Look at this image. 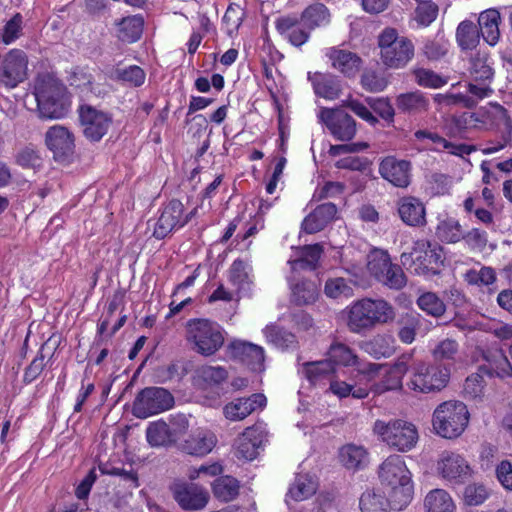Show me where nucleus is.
Wrapping results in <instances>:
<instances>
[{
    "label": "nucleus",
    "mask_w": 512,
    "mask_h": 512,
    "mask_svg": "<svg viewBox=\"0 0 512 512\" xmlns=\"http://www.w3.org/2000/svg\"><path fill=\"white\" fill-rule=\"evenodd\" d=\"M500 13L496 9H487L480 13L478 25L483 39L491 46L497 44L500 38Z\"/></svg>",
    "instance_id": "nucleus-31"
},
{
    "label": "nucleus",
    "mask_w": 512,
    "mask_h": 512,
    "mask_svg": "<svg viewBox=\"0 0 512 512\" xmlns=\"http://www.w3.org/2000/svg\"><path fill=\"white\" fill-rule=\"evenodd\" d=\"M416 303L423 312L435 318H440L446 312L445 303L433 292L421 294Z\"/></svg>",
    "instance_id": "nucleus-45"
},
{
    "label": "nucleus",
    "mask_w": 512,
    "mask_h": 512,
    "mask_svg": "<svg viewBox=\"0 0 512 512\" xmlns=\"http://www.w3.org/2000/svg\"><path fill=\"white\" fill-rule=\"evenodd\" d=\"M366 458V451L361 446L353 444L346 445L340 450V459L348 469L359 468Z\"/></svg>",
    "instance_id": "nucleus-53"
},
{
    "label": "nucleus",
    "mask_w": 512,
    "mask_h": 512,
    "mask_svg": "<svg viewBox=\"0 0 512 512\" xmlns=\"http://www.w3.org/2000/svg\"><path fill=\"white\" fill-rule=\"evenodd\" d=\"M464 279L470 285L489 286L496 281V272L491 267L483 266L480 270H468Z\"/></svg>",
    "instance_id": "nucleus-56"
},
{
    "label": "nucleus",
    "mask_w": 512,
    "mask_h": 512,
    "mask_svg": "<svg viewBox=\"0 0 512 512\" xmlns=\"http://www.w3.org/2000/svg\"><path fill=\"white\" fill-rule=\"evenodd\" d=\"M65 86L54 76L43 74L37 77L34 94L41 118L59 119L68 111Z\"/></svg>",
    "instance_id": "nucleus-3"
},
{
    "label": "nucleus",
    "mask_w": 512,
    "mask_h": 512,
    "mask_svg": "<svg viewBox=\"0 0 512 512\" xmlns=\"http://www.w3.org/2000/svg\"><path fill=\"white\" fill-rule=\"evenodd\" d=\"M484 389V379L481 373H474L468 376L464 383V393L474 399L479 397Z\"/></svg>",
    "instance_id": "nucleus-63"
},
{
    "label": "nucleus",
    "mask_w": 512,
    "mask_h": 512,
    "mask_svg": "<svg viewBox=\"0 0 512 512\" xmlns=\"http://www.w3.org/2000/svg\"><path fill=\"white\" fill-rule=\"evenodd\" d=\"M318 118L338 141H350L357 133L356 121L342 105L336 108H321Z\"/></svg>",
    "instance_id": "nucleus-12"
},
{
    "label": "nucleus",
    "mask_w": 512,
    "mask_h": 512,
    "mask_svg": "<svg viewBox=\"0 0 512 512\" xmlns=\"http://www.w3.org/2000/svg\"><path fill=\"white\" fill-rule=\"evenodd\" d=\"M398 325L399 329L397 336L399 340L404 344L413 343L416 338L417 330L420 326L419 317L406 313L398 320Z\"/></svg>",
    "instance_id": "nucleus-48"
},
{
    "label": "nucleus",
    "mask_w": 512,
    "mask_h": 512,
    "mask_svg": "<svg viewBox=\"0 0 512 512\" xmlns=\"http://www.w3.org/2000/svg\"><path fill=\"white\" fill-rule=\"evenodd\" d=\"M458 352V342L454 339L446 338L435 345L431 350V355L435 363L445 364V362L455 361Z\"/></svg>",
    "instance_id": "nucleus-46"
},
{
    "label": "nucleus",
    "mask_w": 512,
    "mask_h": 512,
    "mask_svg": "<svg viewBox=\"0 0 512 512\" xmlns=\"http://www.w3.org/2000/svg\"><path fill=\"white\" fill-rule=\"evenodd\" d=\"M266 405V397L264 394L256 393L248 398H239L228 403L224 407V415L232 421H240L250 415L257 408Z\"/></svg>",
    "instance_id": "nucleus-22"
},
{
    "label": "nucleus",
    "mask_w": 512,
    "mask_h": 512,
    "mask_svg": "<svg viewBox=\"0 0 512 512\" xmlns=\"http://www.w3.org/2000/svg\"><path fill=\"white\" fill-rule=\"evenodd\" d=\"M231 359L238 361L252 372L261 373L265 370V355L261 346L242 340H233L227 346Z\"/></svg>",
    "instance_id": "nucleus-15"
},
{
    "label": "nucleus",
    "mask_w": 512,
    "mask_h": 512,
    "mask_svg": "<svg viewBox=\"0 0 512 512\" xmlns=\"http://www.w3.org/2000/svg\"><path fill=\"white\" fill-rule=\"evenodd\" d=\"M408 387L419 393H435L443 390L450 380L447 364L418 361L412 364Z\"/></svg>",
    "instance_id": "nucleus-9"
},
{
    "label": "nucleus",
    "mask_w": 512,
    "mask_h": 512,
    "mask_svg": "<svg viewBox=\"0 0 512 512\" xmlns=\"http://www.w3.org/2000/svg\"><path fill=\"white\" fill-rule=\"evenodd\" d=\"M328 360L334 365L358 366V356L345 344L333 343L328 350Z\"/></svg>",
    "instance_id": "nucleus-42"
},
{
    "label": "nucleus",
    "mask_w": 512,
    "mask_h": 512,
    "mask_svg": "<svg viewBox=\"0 0 512 512\" xmlns=\"http://www.w3.org/2000/svg\"><path fill=\"white\" fill-rule=\"evenodd\" d=\"M117 25L119 26L118 38L124 42L137 41L143 31L144 19L141 15H134L122 18Z\"/></svg>",
    "instance_id": "nucleus-36"
},
{
    "label": "nucleus",
    "mask_w": 512,
    "mask_h": 512,
    "mask_svg": "<svg viewBox=\"0 0 512 512\" xmlns=\"http://www.w3.org/2000/svg\"><path fill=\"white\" fill-rule=\"evenodd\" d=\"M264 334L270 343L280 348H286L294 342V335L277 325H268Z\"/></svg>",
    "instance_id": "nucleus-57"
},
{
    "label": "nucleus",
    "mask_w": 512,
    "mask_h": 512,
    "mask_svg": "<svg viewBox=\"0 0 512 512\" xmlns=\"http://www.w3.org/2000/svg\"><path fill=\"white\" fill-rule=\"evenodd\" d=\"M79 117L83 134L91 142L100 141L112 125L111 115L91 105L80 106Z\"/></svg>",
    "instance_id": "nucleus-14"
},
{
    "label": "nucleus",
    "mask_w": 512,
    "mask_h": 512,
    "mask_svg": "<svg viewBox=\"0 0 512 512\" xmlns=\"http://www.w3.org/2000/svg\"><path fill=\"white\" fill-rule=\"evenodd\" d=\"M400 260L403 266L417 275H436L443 265L442 247L437 243L419 240L410 253L401 254Z\"/></svg>",
    "instance_id": "nucleus-8"
},
{
    "label": "nucleus",
    "mask_w": 512,
    "mask_h": 512,
    "mask_svg": "<svg viewBox=\"0 0 512 512\" xmlns=\"http://www.w3.org/2000/svg\"><path fill=\"white\" fill-rule=\"evenodd\" d=\"M486 488L481 484H470L465 488L464 499L466 504L477 506L482 504L487 498Z\"/></svg>",
    "instance_id": "nucleus-61"
},
{
    "label": "nucleus",
    "mask_w": 512,
    "mask_h": 512,
    "mask_svg": "<svg viewBox=\"0 0 512 512\" xmlns=\"http://www.w3.org/2000/svg\"><path fill=\"white\" fill-rule=\"evenodd\" d=\"M322 253L323 247L318 243L297 248V258L289 260L291 269L293 271L315 270Z\"/></svg>",
    "instance_id": "nucleus-30"
},
{
    "label": "nucleus",
    "mask_w": 512,
    "mask_h": 512,
    "mask_svg": "<svg viewBox=\"0 0 512 512\" xmlns=\"http://www.w3.org/2000/svg\"><path fill=\"white\" fill-rule=\"evenodd\" d=\"M293 300L298 305L314 303L319 296V289L313 281H302L292 288Z\"/></svg>",
    "instance_id": "nucleus-47"
},
{
    "label": "nucleus",
    "mask_w": 512,
    "mask_h": 512,
    "mask_svg": "<svg viewBox=\"0 0 512 512\" xmlns=\"http://www.w3.org/2000/svg\"><path fill=\"white\" fill-rule=\"evenodd\" d=\"M413 359L412 353H404L390 365L380 383L375 385L376 393H384L390 390H400L403 387L402 380L410 369Z\"/></svg>",
    "instance_id": "nucleus-21"
},
{
    "label": "nucleus",
    "mask_w": 512,
    "mask_h": 512,
    "mask_svg": "<svg viewBox=\"0 0 512 512\" xmlns=\"http://www.w3.org/2000/svg\"><path fill=\"white\" fill-rule=\"evenodd\" d=\"M28 57L20 49H12L5 54L0 65V83L7 88H15L28 76Z\"/></svg>",
    "instance_id": "nucleus-13"
},
{
    "label": "nucleus",
    "mask_w": 512,
    "mask_h": 512,
    "mask_svg": "<svg viewBox=\"0 0 512 512\" xmlns=\"http://www.w3.org/2000/svg\"><path fill=\"white\" fill-rule=\"evenodd\" d=\"M185 330L187 342L195 352L203 356L214 355L224 344L220 326L208 319H190Z\"/></svg>",
    "instance_id": "nucleus-6"
},
{
    "label": "nucleus",
    "mask_w": 512,
    "mask_h": 512,
    "mask_svg": "<svg viewBox=\"0 0 512 512\" xmlns=\"http://www.w3.org/2000/svg\"><path fill=\"white\" fill-rule=\"evenodd\" d=\"M239 493L238 481L230 476L217 478L213 483L214 496L223 502H229L236 498Z\"/></svg>",
    "instance_id": "nucleus-41"
},
{
    "label": "nucleus",
    "mask_w": 512,
    "mask_h": 512,
    "mask_svg": "<svg viewBox=\"0 0 512 512\" xmlns=\"http://www.w3.org/2000/svg\"><path fill=\"white\" fill-rule=\"evenodd\" d=\"M415 13L417 22L423 26H428L436 19L438 7L430 1L421 2Z\"/></svg>",
    "instance_id": "nucleus-59"
},
{
    "label": "nucleus",
    "mask_w": 512,
    "mask_h": 512,
    "mask_svg": "<svg viewBox=\"0 0 512 512\" xmlns=\"http://www.w3.org/2000/svg\"><path fill=\"white\" fill-rule=\"evenodd\" d=\"M301 23L309 30L324 26L330 21V13L324 4L316 3L308 6L301 13Z\"/></svg>",
    "instance_id": "nucleus-35"
},
{
    "label": "nucleus",
    "mask_w": 512,
    "mask_h": 512,
    "mask_svg": "<svg viewBox=\"0 0 512 512\" xmlns=\"http://www.w3.org/2000/svg\"><path fill=\"white\" fill-rule=\"evenodd\" d=\"M456 38L462 49H472L478 43L479 30L472 21H462L458 25Z\"/></svg>",
    "instance_id": "nucleus-49"
},
{
    "label": "nucleus",
    "mask_w": 512,
    "mask_h": 512,
    "mask_svg": "<svg viewBox=\"0 0 512 512\" xmlns=\"http://www.w3.org/2000/svg\"><path fill=\"white\" fill-rule=\"evenodd\" d=\"M415 82L424 88L438 89L447 84V78L431 69L416 67L411 70Z\"/></svg>",
    "instance_id": "nucleus-44"
},
{
    "label": "nucleus",
    "mask_w": 512,
    "mask_h": 512,
    "mask_svg": "<svg viewBox=\"0 0 512 512\" xmlns=\"http://www.w3.org/2000/svg\"><path fill=\"white\" fill-rule=\"evenodd\" d=\"M171 490L178 505L187 511L204 509L210 498L206 489L193 483H175Z\"/></svg>",
    "instance_id": "nucleus-17"
},
{
    "label": "nucleus",
    "mask_w": 512,
    "mask_h": 512,
    "mask_svg": "<svg viewBox=\"0 0 512 512\" xmlns=\"http://www.w3.org/2000/svg\"><path fill=\"white\" fill-rule=\"evenodd\" d=\"M380 59L388 69H404L415 56V46L394 28H385L378 36Z\"/></svg>",
    "instance_id": "nucleus-4"
},
{
    "label": "nucleus",
    "mask_w": 512,
    "mask_h": 512,
    "mask_svg": "<svg viewBox=\"0 0 512 512\" xmlns=\"http://www.w3.org/2000/svg\"><path fill=\"white\" fill-rule=\"evenodd\" d=\"M56 341L52 343V338L48 339L40 349L38 356H36L30 365L26 368L24 373V382L31 383L34 381L43 371L45 367V351L49 349H55Z\"/></svg>",
    "instance_id": "nucleus-50"
},
{
    "label": "nucleus",
    "mask_w": 512,
    "mask_h": 512,
    "mask_svg": "<svg viewBox=\"0 0 512 512\" xmlns=\"http://www.w3.org/2000/svg\"><path fill=\"white\" fill-rule=\"evenodd\" d=\"M23 17L20 13H16L7 23L4 25L1 40L5 44H11L22 35Z\"/></svg>",
    "instance_id": "nucleus-58"
},
{
    "label": "nucleus",
    "mask_w": 512,
    "mask_h": 512,
    "mask_svg": "<svg viewBox=\"0 0 512 512\" xmlns=\"http://www.w3.org/2000/svg\"><path fill=\"white\" fill-rule=\"evenodd\" d=\"M15 162L24 169L37 170L42 166L43 159L37 149L26 146L17 152Z\"/></svg>",
    "instance_id": "nucleus-55"
},
{
    "label": "nucleus",
    "mask_w": 512,
    "mask_h": 512,
    "mask_svg": "<svg viewBox=\"0 0 512 512\" xmlns=\"http://www.w3.org/2000/svg\"><path fill=\"white\" fill-rule=\"evenodd\" d=\"M398 213L401 220L409 226L426 224L424 204L416 197L407 196L398 201Z\"/></svg>",
    "instance_id": "nucleus-26"
},
{
    "label": "nucleus",
    "mask_w": 512,
    "mask_h": 512,
    "mask_svg": "<svg viewBox=\"0 0 512 512\" xmlns=\"http://www.w3.org/2000/svg\"><path fill=\"white\" fill-rule=\"evenodd\" d=\"M262 443V432L258 428L249 427L245 429L237 439L236 457L245 460L255 459Z\"/></svg>",
    "instance_id": "nucleus-24"
},
{
    "label": "nucleus",
    "mask_w": 512,
    "mask_h": 512,
    "mask_svg": "<svg viewBox=\"0 0 512 512\" xmlns=\"http://www.w3.org/2000/svg\"><path fill=\"white\" fill-rule=\"evenodd\" d=\"M300 22L301 20L296 17L284 16L278 18L275 23L280 35L296 47L306 43L309 38V31L304 29Z\"/></svg>",
    "instance_id": "nucleus-27"
},
{
    "label": "nucleus",
    "mask_w": 512,
    "mask_h": 512,
    "mask_svg": "<svg viewBox=\"0 0 512 512\" xmlns=\"http://www.w3.org/2000/svg\"><path fill=\"white\" fill-rule=\"evenodd\" d=\"M332 66L346 76H354L360 69L361 58L347 50L331 48L327 53Z\"/></svg>",
    "instance_id": "nucleus-28"
},
{
    "label": "nucleus",
    "mask_w": 512,
    "mask_h": 512,
    "mask_svg": "<svg viewBox=\"0 0 512 512\" xmlns=\"http://www.w3.org/2000/svg\"><path fill=\"white\" fill-rule=\"evenodd\" d=\"M337 214V207L331 202L318 205L302 222V229L308 234L323 230Z\"/></svg>",
    "instance_id": "nucleus-23"
},
{
    "label": "nucleus",
    "mask_w": 512,
    "mask_h": 512,
    "mask_svg": "<svg viewBox=\"0 0 512 512\" xmlns=\"http://www.w3.org/2000/svg\"><path fill=\"white\" fill-rule=\"evenodd\" d=\"M398 110L408 114H419L428 110L429 100L420 91L406 92L395 99Z\"/></svg>",
    "instance_id": "nucleus-33"
},
{
    "label": "nucleus",
    "mask_w": 512,
    "mask_h": 512,
    "mask_svg": "<svg viewBox=\"0 0 512 512\" xmlns=\"http://www.w3.org/2000/svg\"><path fill=\"white\" fill-rule=\"evenodd\" d=\"M395 318V308L388 301L364 298L350 306L347 326L353 333H362L377 325L391 323Z\"/></svg>",
    "instance_id": "nucleus-2"
},
{
    "label": "nucleus",
    "mask_w": 512,
    "mask_h": 512,
    "mask_svg": "<svg viewBox=\"0 0 512 512\" xmlns=\"http://www.w3.org/2000/svg\"><path fill=\"white\" fill-rule=\"evenodd\" d=\"M146 438L152 447H167L175 444L168 423L163 420L154 421L148 425Z\"/></svg>",
    "instance_id": "nucleus-34"
},
{
    "label": "nucleus",
    "mask_w": 512,
    "mask_h": 512,
    "mask_svg": "<svg viewBox=\"0 0 512 512\" xmlns=\"http://www.w3.org/2000/svg\"><path fill=\"white\" fill-rule=\"evenodd\" d=\"M45 144L52 151L55 160L70 159L75 152V139L73 133L66 127L55 125L45 134Z\"/></svg>",
    "instance_id": "nucleus-18"
},
{
    "label": "nucleus",
    "mask_w": 512,
    "mask_h": 512,
    "mask_svg": "<svg viewBox=\"0 0 512 512\" xmlns=\"http://www.w3.org/2000/svg\"><path fill=\"white\" fill-rule=\"evenodd\" d=\"M174 405L173 395L162 387H146L134 399L132 413L139 419L169 410Z\"/></svg>",
    "instance_id": "nucleus-11"
},
{
    "label": "nucleus",
    "mask_w": 512,
    "mask_h": 512,
    "mask_svg": "<svg viewBox=\"0 0 512 512\" xmlns=\"http://www.w3.org/2000/svg\"><path fill=\"white\" fill-rule=\"evenodd\" d=\"M312 81L314 92L317 96L327 100L337 99L341 94L340 81L333 75L316 73L309 76Z\"/></svg>",
    "instance_id": "nucleus-32"
},
{
    "label": "nucleus",
    "mask_w": 512,
    "mask_h": 512,
    "mask_svg": "<svg viewBox=\"0 0 512 512\" xmlns=\"http://www.w3.org/2000/svg\"><path fill=\"white\" fill-rule=\"evenodd\" d=\"M427 512H454L455 505L450 495L443 489H434L425 497Z\"/></svg>",
    "instance_id": "nucleus-37"
},
{
    "label": "nucleus",
    "mask_w": 512,
    "mask_h": 512,
    "mask_svg": "<svg viewBox=\"0 0 512 512\" xmlns=\"http://www.w3.org/2000/svg\"><path fill=\"white\" fill-rule=\"evenodd\" d=\"M423 55L431 61H436L445 56L447 49L439 40H426L422 47Z\"/></svg>",
    "instance_id": "nucleus-64"
},
{
    "label": "nucleus",
    "mask_w": 512,
    "mask_h": 512,
    "mask_svg": "<svg viewBox=\"0 0 512 512\" xmlns=\"http://www.w3.org/2000/svg\"><path fill=\"white\" fill-rule=\"evenodd\" d=\"M249 265L241 260L236 259L230 268V280L233 284L242 286L249 282Z\"/></svg>",
    "instance_id": "nucleus-60"
},
{
    "label": "nucleus",
    "mask_w": 512,
    "mask_h": 512,
    "mask_svg": "<svg viewBox=\"0 0 512 512\" xmlns=\"http://www.w3.org/2000/svg\"><path fill=\"white\" fill-rule=\"evenodd\" d=\"M216 444L215 436L207 431H197L191 434L180 446L181 450L189 455L204 456Z\"/></svg>",
    "instance_id": "nucleus-29"
},
{
    "label": "nucleus",
    "mask_w": 512,
    "mask_h": 512,
    "mask_svg": "<svg viewBox=\"0 0 512 512\" xmlns=\"http://www.w3.org/2000/svg\"><path fill=\"white\" fill-rule=\"evenodd\" d=\"M381 484L389 489L393 508L402 510L412 500L413 485L411 473L399 455H391L384 460L378 471Z\"/></svg>",
    "instance_id": "nucleus-1"
},
{
    "label": "nucleus",
    "mask_w": 512,
    "mask_h": 512,
    "mask_svg": "<svg viewBox=\"0 0 512 512\" xmlns=\"http://www.w3.org/2000/svg\"><path fill=\"white\" fill-rule=\"evenodd\" d=\"M469 75L472 81L492 82L494 70L485 54L477 53L470 59Z\"/></svg>",
    "instance_id": "nucleus-38"
},
{
    "label": "nucleus",
    "mask_w": 512,
    "mask_h": 512,
    "mask_svg": "<svg viewBox=\"0 0 512 512\" xmlns=\"http://www.w3.org/2000/svg\"><path fill=\"white\" fill-rule=\"evenodd\" d=\"M360 347L374 359L389 358L396 352V340L390 333H378Z\"/></svg>",
    "instance_id": "nucleus-25"
},
{
    "label": "nucleus",
    "mask_w": 512,
    "mask_h": 512,
    "mask_svg": "<svg viewBox=\"0 0 512 512\" xmlns=\"http://www.w3.org/2000/svg\"><path fill=\"white\" fill-rule=\"evenodd\" d=\"M438 238L448 243H456L463 237V231L458 221L447 219L442 221L436 230Z\"/></svg>",
    "instance_id": "nucleus-54"
},
{
    "label": "nucleus",
    "mask_w": 512,
    "mask_h": 512,
    "mask_svg": "<svg viewBox=\"0 0 512 512\" xmlns=\"http://www.w3.org/2000/svg\"><path fill=\"white\" fill-rule=\"evenodd\" d=\"M469 411L461 401H445L433 413V428L438 435L447 439L459 437L469 423Z\"/></svg>",
    "instance_id": "nucleus-5"
},
{
    "label": "nucleus",
    "mask_w": 512,
    "mask_h": 512,
    "mask_svg": "<svg viewBox=\"0 0 512 512\" xmlns=\"http://www.w3.org/2000/svg\"><path fill=\"white\" fill-rule=\"evenodd\" d=\"M341 105L343 106V108H349L358 117L365 120L371 125H376L378 123V119L370 112V110L363 103H361L358 100L348 99L343 101Z\"/></svg>",
    "instance_id": "nucleus-62"
},
{
    "label": "nucleus",
    "mask_w": 512,
    "mask_h": 512,
    "mask_svg": "<svg viewBox=\"0 0 512 512\" xmlns=\"http://www.w3.org/2000/svg\"><path fill=\"white\" fill-rule=\"evenodd\" d=\"M367 269L378 282L390 289L400 290L407 283V277L401 266L392 263L386 251L371 252L368 256Z\"/></svg>",
    "instance_id": "nucleus-10"
},
{
    "label": "nucleus",
    "mask_w": 512,
    "mask_h": 512,
    "mask_svg": "<svg viewBox=\"0 0 512 512\" xmlns=\"http://www.w3.org/2000/svg\"><path fill=\"white\" fill-rule=\"evenodd\" d=\"M360 509L362 512H391L389 500L375 491H366L360 498Z\"/></svg>",
    "instance_id": "nucleus-43"
},
{
    "label": "nucleus",
    "mask_w": 512,
    "mask_h": 512,
    "mask_svg": "<svg viewBox=\"0 0 512 512\" xmlns=\"http://www.w3.org/2000/svg\"><path fill=\"white\" fill-rule=\"evenodd\" d=\"M196 378L205 386H219L228 379V371L222 366L202 365L195 371Z\"/></svg>",
    "instance_id": "nucleus-40"
},
{
    "label": "nucleus",
    "mask_w": 512,
    "mask_h": 512,
    "mask_svg": "<svg viewBox=\"0 0 512 512\" xmlns=\"http://www.w3.org/2000/svg\"><path fill=\"white\" fill-rule=\"evenodd\" d=\"M437 471L444 479L454 483H464L472 475V469L464 457L452 451L440 454Z\"/></svg>",
    "instance_id": "nucleus-16"
},
{
    "label": "nucleus",
    "mask_w": 512,
    "mask_h": 512,
    "mask_svg": "<svg viewBox=\"0 0 512 512\" xmlns=\"http://www.w3.org/2000/svg\"><path fill=\"white\" fill-rule=\"evenodd\" d=\"M183 212V204L179 200H171L155 223L153 236L157 239H164L174 229L183 227L187 223V219H183Z\"/></svg>",
    "instance_id": "nucleus-19"
},
{
    "label": "nucleus",
    "mask_w": 512,
    "mask_h": 512,
    "mask_svg": "<svg viewBox=\"0 0 512 512\" xmlns=\"http://www.w3.org/2000/svg\"><path fill=\"white\" fill-rule=\"evenodd\" d=\"M324 293L332 299L351 297L353 296L351 281L342 277L330 278L325 283Z\"/></svg>",
    "instance_id": "nucleus-52"
},
{
    "label": "nucleus",
    "mask_w": 512,
    "mask_h": 512,
    "mask_svg": "<svg viewBox=\"0 0 512 512\" xmlns=\"http://www.w3.org/2000/svg\"><path fill=\"white\" fill-rule=\"evenodd\" d=\"M317 487V482L311 476L298 475L291 485L287 496L295 501H303L314 495Z\"/></svg>",
    "instance_id": "nucleus-39"
},
{
    "label": "nucleus",
    "mask_w": 512,
    "mask_h": 512,
    "mask_svg": "<svg viewBox=\"0 0 512 512\" xmlns=\"http://www.w3.org/2000/svg\"><path fill=\"white\" fill-rule=\"evenodd\" d=\"M333 372L334 365L328 359L303 364V373L311 383H315Z\"/></svg>",
    "instance_id": "nucleus-51"
},
{
    "label": "nucleus",
    "mask_w": 512,
    "mask_h": 512,
    "mask_svg": "<svg viewBox=\"0 0 512 512\" xmlns=\"http://www.w3.org/2000/svg\"><path fill=\"white\" fill-rule=\"evenodd\" d=\"M379 173L392 185L406 188L411 182V162L393 156L386 157L379 165Z\"/></svg>",
    "instance_id": "nucleus-20"
},
{
    "label": "nucleus",
    "mask_w": 512,
    "mask_h": 512,
    "mask_svg": "<svg viewBox=\"0 0 512 512\" xmlns=\"http://www.w3.org/2000/svg\"><path fill=\"white\" fill-rule=\"evenodd\" d=\"M373 431L390 449L402 453L412 450L419 439L416 426L402 419L376 420Z\"/></svg>",
    "instance_id": "nucleus-7"
}]
</instances>
